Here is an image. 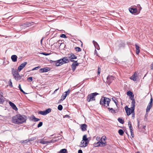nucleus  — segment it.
Segmentation results:
<instances>
[{
	"instance_id": "nucleus-1",
	"label": "nucleus",
	"mask_w": 153,
	"mask_h": 153,
	"mask_svg": "<svg viewBox=\"0 0 153 153\" xmlns=\"http://www.w3.org/2000/svg\"><path fill=\"white\" fill-rule=\"evenodd\" d=\"M27 120V117L25 115L19 114L15 115L12 118V123L18 125L25 122Z\"/></svg>"
},
{
	"instance_id": "nucleus-2",
	"label": "nucleus",
	"mask_w": 153,
	"mask_h": 153,
	"mask_svg": "<svg viewBox=\"0 0 153 153\" xmlns=\"http://www.w3.org/2000/svg\"><path fill=\"white\" fill-rule=\"evenodd\" d=\"M68 57L65 56L60 59L56 61H53V64H55L57 66H60L63 64L68 63L69 60Z\"/></svg>"
},
{
	"instance_id": "nucleus-3",
	"label": "nucleus",
	"mask_w": 153,
	"mask_h": 153,
	"mask_svg": "<svg viewBox=\"0 0 153 153\" xmlns=\"http://www.w3.org/2000/svg\"><path fill=\"white\" fill-rule=\"evenodd\" d=\"M110 101L111 100L109 98L106 97H102L100 99V104L102 106H105V108L109 109V104H110Z\"/></svg>"
},
{
	"instance_id": "nucleus-4",
	"label": "nucleus",
	"mask_w": 153,
	"mask_h": 153,
	"mask_svg": "<svg viewBox=\"0 0 153 153\" xmlns=\"http://www.w3.org/2000/svg\"><path fill=\"white\" fill-rule=\"evenodd\" d=\"M19 72H18L16 69L14 68L12 69V72L14 78L17 81L20 80L22 76L19 75Z\"/></svg>"
},
{
	"instance_id": "nucleus-5",
	"label": "nucleus",
	"mask_w": 153,
	"mask_h": 153,
	"mask_svg": "<svg viewBox=\"0 0 153 153\" xmlns=\"http://www.w3.org/2000/svg\"><path fill=\"white\" fill-rule=\"evenodd\" d=\"M87 135L85 134L83 135L82 140L81 141L80 146L85 147L89 143V140L87 138Z\"/></svg>"
},
{
	"instance_id": "nucleus-6",
	"label": "nucleus",
	"mask_w": 153,
	"mask_h": 153,
	"mask_svg": "<svg viewBox=\"0 0 153 153\" xmlns=\"http://www.w3.org/2000/svg\"><path fill=\"white\" fill-rule=\"evenodd\" d=\"M98 94L96 93H94L89 94L87 97V101L89 102L95 100V96Z\"/></svg>"
},
{
	"instance_id": "nucleus-7",
	"label": "nucleus",
	"mask_w": 153,
	"mask_h": 153,
	"mask_svg": "<svg viewBox=\"0 0 153 153\" xmlns=\"http://www.w3.org/2000/svg\"><path fill=\"white\" fill-rule=\"evenodd\" d=\"M125 109L128 116H129L132 113H134V109L131 108H128V106H126L125 107Z\"/></svg>"
},
{
	"instance_id": "nucleus-8",
	"label": "nucleus",
	"mask_w": 153,
	"mask_h": 153,
	"mask_svg": "<svg viewBox=\"0 0 153 153\" xmlns=\"http://www.w3.org/2000/svg\"><path fill=\"white\" fill-rule=\"evenodd\" d=\"M71 62H74L71 65V68L73 71L75 70L76 67L79 65V63L77 62V61H75L73 60L70 59Z\"/></svg>"
},
{
	"instance_id": "nucleus-9",
	"label": "nucleus",
	"mask_w": 153,
	"mask_h": 153,
	"mask_svg": "<svg viewBox=\"0 0 153 153\" xmlns=\"http://www.w3.org/2000/svg\"><path fill=\"white\" fill-rule=\"evenodd\" d=\"M70 92V89H68L67 91H66L64 92L63 94L61 96V99L59 100L60 101H62L64 100L66 98L67 96L69 94Z\"/></svg>"
},
{
	"instance_id": "nucleus-10",
	"label": "nucleus",
	"mask_w": 153,
	"mask_h": 153,
	"mask_svg": "<svg viewBox=\"0 0 153 153\" xmlns=\"http://www.w3.org/2000/svg\"><path fill=\"white\" fill-rule=\"evenodd\" d=\"M153 98L151 96L150 102L148 104L146 109V112H149L152 106Z\"/></svg>"
},
{
	"instance_id": "nucleus-11",
	"label": "nucleus",
	"mask_w": 153,
	"mask_h": 153,
	"mask_svg": "<svg viewBox=\"0 0 153 153\" xmlns=\"http://www.w3.org/2000/svg\"><path fill=\"white\" fill-rule=\"evenodd\" d=\"M114 77L112 76H108L107 78V83L109 85L111 84L114 80Z\"/></svg>"
},
{
	"instance_id": "nucleus-12",
	"label": "nucleus",
	"mask_w": 153,
	"mask_h": 153,
	"mask_svg": "<svg viewBox=\"0 0 153 153\" xmlns=\"http://www.w3.org/2000/svg\"><path fill=\"white\" fill-rule=\"evenodd\" d=\"M106 140V137L105 136H103L101 137L100 142L102 143V146H105L106 145V142L105 141Z\"/></svg>"
},
{
	"instance_id": "nucleus-13",
	"label": "nucleus",
	"mask_w": 153,
	"mask_h": 153,
	"mask_svg": "<svg viewBox=\"0 0 153 153\" xmlns=\"http://www.w3.org/2000/svg\"><path fill=\"white\" fill-rule=\"evenodd\" d=\"M27 62H24L20 65L18 67L17 71L18 72H20L22 69H23L25 66L27 64Z\"/></svg>"
},
{
	"instance_id": "nucleus-14",
	"label": "nucleus",
	"mask_w": 153,
	"mask_h": 153,
	"mask_svg": "<svg viewBox=\"0 0 153 153\" xmlns=\"http://www.w3.org/2000/svg\"><path fill=\"white\" fill-rule=\"evenodd\" d=\"M50 71V69L48 67L44 68H41L39 70L40 73L47 72Z\"/></svg>"
},
{
	"instance_id": "nucleus-15",
	"label": "nucleus",
	"mask_w": 153,
	"mask_h": 153,
	"mask_svg": "<svg viewBox=\"0 0 153 153\" xmlns=\"http://www.w3.org/2000/svg\"><path fill=\"white\" fill-rule=\"evenodd\" d=\"M127 94L128 96H129L130 99H133L134 97V95L131 91H128L127 93Z\"/></svg>"
},
{
	"instance_id": "nucleus-16",
	"label": "nucleus",
	"mask_w": 153,
	"mask_h": 153,
	"mask_svg": "<svg viewBox=\"0 0 153 153\" xmlns=\"http://www.w3.org/2000/svg\"><path fill=\"white\" fill-rule=\"evenodd\" d=\"M68 58L70 59H75L77 58V56L74 54L73 53L70 54L68 56Z\"/></svg>"
},
{
	"instance_id": "nucleus-17",
	"label": "nucleus",
	"mask_w": 153,
	"mask_h": 153,
	"mask_svg": "<svg viewBox=\"0 0 153 153\" xmlns=\"http://www.w3.org/2000/svg\"><path fill=\"white\" fill-rule=\"evenodd\" d=\"M9 104L10 105V106H11L16 111L18 109L17 107H16V105L14 104V103H13L12 102L10 101L9 102Z\"/></svg>"
},
{
	"instance_id": "nucleus-18",
	"label": "nucleus",
	"mask_w": 153,
	"mask_h": 153,
	"mask_svg": "<svg viewBox=\"0 0 153 153\" xmlns=\"http://www.w3.org/2000/svg\"><path fill=\"white\" fill-rule=\"evenodd\" d=\"M130 12L132 13H136L137 12V10L136 8H129Z\"/></svg>"
},
{
	"instance_id": "nucleus-19",
	"label": "nucleus",
	"mask_w": 153,
	"mask_h": 153,
	"mask_svg": "<svg viewBox=\"0 0 153 153\" xmlns=\"http://www.w3.org/2000/svg\"><path fill=\"white\" fill-rule=\"evenodd\" d=\"M93 43L95 47V48L97 50H99L100 49L99 46L97 43L94 40L93 41Z\"/></svg>"
},
{
	"instance_id": "nucleus-20",
	"label": "nucleus",
	"mask_w": 153,
	"mask_h": 153,
	"mask_svg": "<svg viewBox=\"0 0 153 153\" xmlns=\"http://www.w3.org/2000/svg\"><path fill=\"white\" fill-rule=\"evenodd\" d=\"M87 128V126L85 124H83L81 125V128L82 131H85L86 130Z\"/></svg>"
},
{
	"instance_id": "nucleus-21",
	"label": "nucleus",
	"mask_w": 153,
	"mask_h": 153,
	"mask_svg": "<svg viewBox=\"0 0 153 153\" xmlns=\"http://www.w3.org/2000/svg\"><path fill=\"white\" fill-rule=\"evenodd\" d=\"M17 56L16 55H13L11 56V59L13 62H16L17 61Z\"/></svg>"
},
{
	"instance_id": "nucleus-22",
	"label": "nucleus",
	"mask_w": 153,
	"mask_h": 153,
	"mask_svg": "<svg viewBox=\"0 0 153 153\" xmlns=\"http://www.w3.org/2000/svg\"><path fill=\"white\" fill-rule=\"evenodd\" d=\"M132 100L131 104V108H134V109L135 107V101L134 98L133 99H131Z\"/></svg>"
},
{
	"instance_id": "nucleus-23",
	"label": "nucleus",
	"mask_w": 153,
	"mask_h": 153,
	"mask_svg": "<svg viewBox=\"0 0 153 153\" xmlns=\"http://www.w3.org/2000/svg\"><path fill=\"white\" fill-rule=\"evenodd\" d=\"M136 49V53L137 54H139L140 52V47H139L137 45V44H136L135 45Z\"/></svg>"
},
{
	"instance_id": "nucleus-24",
	"label": "nucleus",
	"mask_w": 153,
	"mask_h": 153,
	"mask_svg": "<svg viewBox=\"0 0 153 153\" xmlns=\"http://www.w3.org/2000/svg\"><path fill=\"white\" fill-rule=\"evenodd\" d=\"M94 145L96 147H98V146H101V147H104V146H102V143L100 142V141L94 144Z\"/></svg>"
},
{
	"instance_id": "nucleus-25",
	"label": "nucleus",
	"mask_w": 153,
	"mask_h": 153,
	"mask_svg": "<svg viewBox=\"0 0 153 153\" xmlns=\"http://www.w3.org/2000/svg\"><path fill=\"white\" fill-rule=\"evenodd\" d=\"M59 152V153H68L67 150L65 149H61Z\"/></svg>"
},
{
	"instance_id": "nucleus-26",
	"label": "nucleus",
	"mask_w": 153,
	"mask_h": 153,
	"mask_svg": "<svg viewBox=\"0 0 153 153\" xmlns=\"http://www.w3.org/2000/svg\"><path fill=\"white\" fill-rule=\"evenodd\" d=\"M117 98L114 97H113L112 98V100L115 103L116 105L117 106Z\"/></svg>"
},
{
	"instance_id": "nucleus-27",
	"label": "nucleus",
	"mask_w": 153,
	"mask_h": 153,
	"mask_svg": "<svg viewBox=\"0 0 153 153\" xmlns=\"http://www.w3.org/2000/svg\"><path fill=\"white\" fill-rule=\"evenodd\" d=\"M51 109L49 108L44 111L45 115L50 113L51 111Z\"/></svg>"
},
{
	"instance_id": "nucleus-28",
	"label": "nucleus",
	"mask_w": 153,
	"mask_h": 153,
	"mask_svg": "<svg viewBox=\"0 0 153 153\" xmlns=\"http://www.w3.org/2000/svg\"><path fill=\"white\" fill-rule=\"evenodd\" d=\"M136 75L135 74H134L132 76V77L130 78L131 79H132L134 81H135L136 80Z\"/></svg>"
},
{
	"instance_id": "nucleus-29",
	"label": "nucleus",
	"mask_w": 153,
	"mask_h": 153,
	"mask_svg": "<svg viewBox=\"0 0 153 153\" xmlns=\"http://www.w3.org/2000/svg\"><path fill=\"white\" fill-rule=\"evenodd\" d=\"M34 120V121L35 122H37L40 120V119L39 118H36L34 116H33L32 117V119L31 120Z\"/></svg>"
},
{
	"instance_id": "nucleus-30",
	"label": "nucleus",
	"mask_w": 153,
	"mask_h": 153,
	"mask_svg": "<svg viewBox=\"0 0 153 153\" xmlns=\"http://www.w3.org/2000/svg\"><path fill=\"white\" fill-rule=\"evenodd\" d=\"M128 125L129 128V129L130 130H133V128L131 125V122L130 121H128Z\"/></svg>"
},
{
	"instance_id": "nucleus-31",
	"label": "nucleus",
	"mask_w": 153,
	"mask_h": 153,
	"mask_svg": "<svg viewBox=\"0 0 153 153\" xmlns=\"http://www.w3.org/2000/svg\"><path fill=\"white\" fill-rule=\"evenodd\" d=\"M18 88H19L20 91L22 92L24 94H26L27 93H25L24 91H23V90L22 89L21 87V85L20 84H19V86H18Z\"/></svg>"
},
{
	"instance_id": "nucleus-32",
	"label": "nucleus",
	"mask_w": 153,
	"mask_h": 153,
	"mask_svg": "<svg viewBox=\"0 0 153 153\" xmlns=\"http://www.w3.org/2000/svg\"><path fill=\"white\" fill-rule=\"evenodd\" d=\"M118 120L120 123L123 124L124 123V121L121 118H118Z\"/></svg>"
},
{
	"instance_id": "nucleus-33",
	"label": "nucleus",
	"mask_w": 153,
	"mask_h": 153,
	"mask_svg": "<svg viewBox=\"0 0 153 153\" xmlns=\"http://www.w3.org/2000/svg\"><path fill=\"white\" fill-rule=\"evenodd\" d=\"M109 108L108 109L109 110V111L112 113H116L115 111L112 108H110L109 107Z\"/></svg>"
},
{
	"instance_id": "nucleus-34",
	"label": "nucleus",
	"mask_w": 153,
	"mask_h": 153,
	"mask_svg": "<svg viewBox=\"0 0 153 153\" xmlns=\"http://www.w3.org/2000/svg\"><path fill=\"white\" fill-rule=\"evenodd\" d=\"M118 133H119L120 135H122L124 134V132L123 130L120 129H119L118 131Z\"/></svg>"
},
{
	"instance_id": "nucleus-35",
	"label": "nucleus",
	"mask_w": 153,
	"mask_h": 153,
	"mask_svg": "<svg viewBox=\"0 0 153 153\" xmlns=\"http://www.w3.org/2000/svg\"><path fill=\"white\" fill-rule=\"evenodd\" d=\"M75 51L77 52L81 51L82 50L81 48L79 47H76L75 48Z\"/></svg>"
},
{
	"instance_id": "nucleus-36",
	"label": "nucleus",
	"mask_w": 153,
	"mask_h": 153,
	"mask_svg": "<svg viewBox=\"0 0 153 153\" xmlns=\"http://www.w3.org/2000/svg\"><path fill=\"white\" fill-rule=\"evenodd\" d=\"M30 25H31V23H30L24 24L22 25V26H24V27H27Z\"/></svg>"
},
{
	"instance_id": "nucleus-37",
	"label": "nucleus",
	"mask_w": 153,
	"mask_h": 153,
	"mask_svg": "<svg viewBox=\"0 0 153 153\" xmlns=\"http://www.w3.org/2000/svg\"><path fill=\"white\" fill-rule=\"evenodd\" d=\"M38 114L43 115H46L44 111H39V112Z\"/></svg>"
},
{
	"instance_id": "nucleus-38",
	"label": "nucleus",
	"mask_w": 153,
	"mask_h": 153,
	"mask_svg": "<svg viewBox=\"0 0 153 153\" xmlns=\"http://www.w3.org/2000/svg\"><path fill=\"white\" fill-rule=\"evenodd\" d=\"M4 101V99L0 96V104H2Z\"/></svg>"
},
{
	"instance_id": "nucleus-39",
	"label": "nucleus",
	"mask_w": 153,
	"mask_h": 153,
	"mask_svg": "<svg viewBox=\"0 0 153 153\" xmlns=\"http://www.w3.org/2000/svg\"><path fill=\"white\" fill-rule=\"evenodd\" d=\"M63 107L62 105H59L58 107V109L59 110L61 111Z\"/></svg>"
},
{
	"instance_id": "nucleus-40",
	"label": "nucleus",
	"mask_w": 153,
	"mask_h": 153,
	"mask_svg": "<svg viewBox=\"0 0 153 153\" xmlns=\"http://www.w3.org/2000/svg\"><path fill=\"white\" fill-rule=\"evenodd\" d=\"M40 143L43 144H46V141H44L43 140H40Z\"/></svg>"
},
{
	"instance_id": "nucleus-41",
	"label": "nucleus",
	"mask_w": 153,
	"mask_h": 153,
	"mask_svg": "<svg viewBox=\"0 0 153 153\" xmlns=\"http://www.w3.org/2000/svg\"><path fill=\"white\" fill-rule=\"evenodd\" d=\"M43 124V123L42 122H39V123L37 125V127L38 128H39L41 127Z\"/></svg>"
},
{
	"instance_id": "nucleus-42",
	"label": "nucleus",
	"mask_w": 153,
	"mask_h": 153,
	"mask_svg": "<svg viewBox=\"0 0 153 153\" xmlns=\"http://www.w3.org/2000/svg\"><path fill=\"white\" fill-rule=\"evenodd\" d=\"M35 137H32L28 139V142L30 141H33L35 140Z\"/></svg>"
},
{
	"instance_id": "nucleus-43",
	"label": "nucleus",
	"mask_w": 153,
	"mask_h": 153,
	"mask_svg": "<svg viewBox=\"0 0 153 153\" xmlns=\"http://www.w3.org/2000/svg\"><path fill=\"white\" fill-rule=\"evenodd\" d=\"M28 142V141L27 139L25 140H22L21 141V142L22 143H26Z\"/></svg>"
},
{
	"instance_id": "nucleus-44",
	"label": "nucleus",
	"mask_w": 153,
	"mask_h": 153,
	"mask_svg": "<svg viewBox=\"0 0 153 153\" xmlns=\"http://www.w3.org/2000/svg\"><path fill=\"white\" fill-rule=\"evenodd\" d=\"M40 68V66H38L34 68H33L32 70V71H34L35 70H38L39 68Z\"/></svg>"
},
{
	"instance_id": "nucleus-45",
	"label": "nucleus",
	"mask_w": 153,
	"mask_h": 153,
	"mask_svg": "<svg viewBox=\"0 0 153 153\" xmlns=\"http://www.w3.org/2000/svg\"><path fill=\"white\" fill-rule=\"evenodd\" d=\"M60 37L62 38H67V37L66 36V35L65 34H62Z\"/></svg>"
},
{
	"instance_id": "nucleus-46",
	"label": "nucleus",
	"mask_w": 153,
	"mask_h": 153,
	"mask_svg": "<svg viewBox=\"0 0 153 153\" xmlns=\"http://www.w3.org/2000/svg\"><path fill=\"white\" fill-rule=\"evenodd\" d=\"M133 131V130L130 131L131 134V135L132 137H134V134Z\"/></svg>"
},
{
	"instance_id": "nucleus-47",
	"label": "nucleus",
	"mask_w": 153,
	"mask_h": 153,
	"mask_svg": "<svg viewBox=\"0 0 153 153\" xmlns=\"http://www.w3.org/2000/svg\"><path fill=\"white\" fill-rule=\"evenodd\" d=\"M101 72V69L99 67H98V69L97 73L98 74H100Z\"/></svg>"
},
{
	"instance_id": "nucleus-48",
	"label": "nucleus",
	"mask_w": 153,
	"mask_h": 153,
	"mask_svg": "<svg viewBox=\"0 0 153 153\" xmlns=\"http://www.w3.org/2000/svg\"><path fill=\"white\" fill-rule=\"evenodd\" d=\"M57 141V140H53L50 141V143H55Z\"/></svg>"
},
{
	"instance_id": "nucleus-49",
	"label": "nucleus",
	"mask_w": 153,
	"mask_h": 153,
	"mask_svg": "<svg viewBox=\"0 0 153 153\" xmlns=\"http://www.w3.org/2000/svg\"><path fill=\"white\" fill-rule=\"evenodd\" d=\"M9 85L11 87H13V85H12V83L11 82V79H10V80H9Z\"/></svg>"
},
{
	"instance_id": "nucleus-50",
	"label": "nucleus",
	"mask_w": 153,
	"mask_h": 153,
	"mask_svg": "<svg viewBox=\"0 0 153 153\" xmlns=\"http://www.w3.org/2000/svg\"><path fill=\"white\" fill-rule=\"evenodd\" d=\"M27 79L28 80H30V81H32L33 80V78L32 77H30L27 78Z\"/></svg>"
},
{
	"instance_id": "nucleus-51",
	"label": "nucleus",
	"mask_w": 153,
	"mask_h": 153,
	"mask_svg": "<svg viewBox=\"0 0 153 153\" xmlns=\"http://www.w3.org/2000/svg\"><path fill=\"white\" fill-rule=\"evenodd\" d=\"M41 54L45 55V56H47L49 55V54L45 52L42 53Z\"/></svg>"
},
{
	"instance_id": "nucleus-52",
	"label": "nucleus",
	"mask_w": 153,
	"mask_h": 153,
	"mask_svg": "<svg viewBox=\"0 0 153 153\" xmlns=\"http://www.w3.org/2000/svg\"><path fill=\"white\" fill-rule=\"evenodd\" d=\"M0 96L1 97H3V93L1 91H0Z\"/></svg>"
},
{
	"instance_id": "nucleus-53",
	"label": "nucleus",
	"mask_w": 153,
	"mask_h": 153,
	"mask_svg": "<svg viewBox=\"0 0 153 153\" xmlns=\"http://www.w3.org/2000/svg\"><path fill=\"white\" fill-rule=\"evenodd\" d=\"M132 117H131L133 119H134V118L135 114H134V112L132 113Z\"/></svg>"
},
{
	"instance_id": "nucleus-54",
	"label": "nucleus",
	"mask_w": 153,
	"mask_h": 153,
	"mask_svg": "<svg viewBox=\"0 0 153 153\" xmlns=\"http://www.w3.org/2000/svg\"><path fill=\"white\" fill-rule=\"evenodd\" d=\"M63 117L64 118L68 117V118H69L70 117L68 115H66L63 116Z\"/></svg>"
},
{
	"instance_id": "nucleus-55",
	"label": "nucleus",
	"mask_w": 153,
	"mask_h": 153,
	"mask_svg": "<svg viewBox=\"0 0 153 153\" xmlns=\"http://www.w3.org/2000/svg\"><path fill=\"white\" fill-rule=\"evenodd\" d=\"M150 68L152 70H153V62L151 64Z\"/></svg>"
},
{
	"instance_id": "nucleus-56",
	"label": "nucleus",
	"mask_w": 153,
	"mask_h": 153,
	"mask_svg": "<svg viewBox=\"0 0 153 153\" xmlns=\"http://www.w3.org/2000/svg\"><path fill=\"white\" fill-rule=\"evenodd\" d=\"M78 153H82V151L80 149L78 151Z\"/></svg>"
},
{
	"instance_id": "nucleus-57",
	"label": "nucleus",
	"mask_w": 153,
	"mask_h": 153,
	"mask_svg": "<svg viewBox=\"0 0 153 153\" xmlns=\"http://www.w3.org/2000/svg\"><path fill=\"white\" fill-rule=\"evenodd\" d=\"M137 121H138V125H137V126H138V128H139V126H140V125H139L140 123H139V122L138 120Z\"/></svg>"
},
{
	"instance_id": "nucleus-58",
	"label": "nucleus",
	"mask_w": 153,
	"mask_h": 153,
	"mask_svg": "<svg viewBox=\"0 0 153 153\" xmlns=\"http://www.w3.org/2000/svg\"><path fill=\"white\" fill-rule=\"evenodd\" d=\"M46 141V144H48L50 143V141Z\"/></svg>"
},
{
	"instance_id": "nucleus-59",
	"label": "nucleus",
	"mask_w": 153,
	"mask_h": 153,
	"mask_svg": "<svg viewBox=\"0 0 153 153\" xmlns=\"http://www.w3.org/2000/svg\"><path fill=\"white\" fill-rule=\"evenodd\" d=\"M43 39V38H42V39L41 40L40 42L41 44H42V42Z\"/></svg>"
},
{
	"instance_id": "nucleus-60",
	"label": "nucleus",
	"mask_w": 153,
	"mask_h": 153,
	"mask_svg": "<svg viewBox=\"0 0 153 153\" xmlns=\"http://www.w3.org/2000/svg\"><path fill=\"white\" fill-rule=\"evenodd\" d=\"M59 89V88H58L56 89L55 91H54V92H55L58 89Z\"/></svg>"
},
{
	"instance_id": "nucleus-61",
	"label": "nucleus",
	"mask_w": 153,
	"mask_h": 153,
	"mask_svg": "<svg viewBox=\"0 0 153 153\" xmlns=\"http://www.w3.org/2000/svg\"><path fill=\"white\" fill-rule=\"evenodd\" d=\"M94 52H94L95 53H97V51L96 50H95Z\"/></svg>"
},
{
	"instance_id": "nucleus-62",
	"label": "nucleus",
	"mask_w": 153,
	"mask_h": 153,
	"mask_svg": "<svg viewBox=\"0 0 153 153\" xmlns=\"http://www.w3.org/2000/svg\"><path fill=\"white\" fill-rule=\"evenodd\" d=\"M100 138L98 137H96V139H99Z\"/></svg>"
},
{
	"instance_id": "nucleus-63",
	"label": "nucleus",
	"mask_w": 153,
	"mask_h": 153,
	"mask_svg": "<svg viewBox=\"0 0 153 153\" xmlns=\"http://www.w3.org/2000/svg\"><path fill=\"white\" fill-rule=\"evenodd\" d=\"M146 127V126H143V128H144Z\"/></svg>"
},
{
	"instance_id": "nucleus-64",
	"label": "nucleus",
	"mask_w": 153,
	"mask_h": 153,
	"mask_svg": "<svg viewBox=\"0 0 153 153\" xmlns=\"http://www.w3.org/2000/svg\"><path fill=\"white\" fill-rule=\"evenodd\" d=\"M136 153H140L139 152H137Z\"/></svg>"
}]
</instances>
